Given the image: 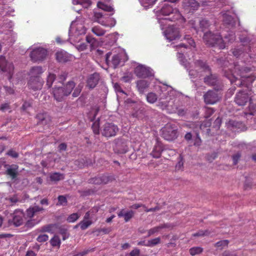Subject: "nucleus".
<instances>
[{
    "instance_id": "4",
    "label": "nucleus",
    "mask_w": 256,
    "mask_h": 256,
    "mask_svg": "<svg viewBox=\"0 0 256 256\" xmlns=\"http://www.w3.org/2000/svg\"><path fill=\"white\" fill-rule=\"evenodd\" d=\"M75 86L74 82L69 81L63 87L54 86L52 88V92L54 99L58 102H62L71 94Z\"/></svg>"
},
{
    "instance_id": "36",
    "label": "nucleus",
    "mask_w": 256,
    "mask_h": 256,
    "mask_svg": "<svg viewBox=\"0 0 256 256\" xmlns=\"http://www.w3.org/2000/svg\"><path fill=\"white\" fill-rule=\"evenodd\" d=\"M40 220L34 218H30L27 220L25 224V226L28 228H30L38 224Z\"/></svg>"
},
{
    "instance_id": "59",
    "label": "nucleus",
    "mask_w": 256,
    "mask_h": 256,
    "mask_svg": "<svg viewBox=\"0 0 256 256\" xmlns=\"http://www.w3.org/2000/svg\"><path fill=\"white\" fill-rule=\"evenodd\" d=\"M67 74L65 72H62V74L59 75L58 80L59 82L60 83H63L66 80L67 78Z\"/></svg>"
},
{
    "instance_id": "14",
    "label": "nucleus",
    "mask_w": 256,
    "mask_h": 256,
    "mask_svg": "<svg viewBox=\"0 0 256 256\" xmlns=\"http://www.w3.org/2000/svg\"><path fill=\"white\" fill-rule=\"evenodd\" d=\"M0 70L4 72H8L11 78L14 66L12 63L8 62L6 61L4 56H0Z\"/></svg>"
},
{
    "instance_id": "28",
    "label": "nucleus",
    "mask_w": 256,
    "mask_h": 256,
    "mask_svg": "<svg viewBox=\"0 0 256 256\" xmlns=\"http://www.w3.org/2000/svg\"><path fill=\"white\" fill-rule=\"evenodd\" d=\"M42 68L40 66H34L30 70V76H40V75L44 72Z\"/></svg>"
},
{
    "instance_id": "22",
    "label": "nucleus",
    "mask_w": 256,
    "mask_h": 256,
    "mask_svg": "<svg viewBox=\"0 0 256 256\" xmlns=\"http://www.w3.org/2000/svg\"><path fill=\"white\" fill-rule=\"evenodd\" d=\"M44 210V209L42 207L38 206H34L27 209L26 214L28 218H32L34 216L36 215L38 212H42Z\"/></svg>"
},
{
    "instance_id": "15",
    "label": "nucleus",
    "mask_w": 256,
    "mask_h": 256,
    "mask_svg": "<svg viewBox=\"0 0 256 256\" xmlns=\"http://www.w3.org/2000/svg\"><path fill=\"white\" fill-rule=\"evenodd\" d=\"M250 100L249 98L248 94L244 90L239 91L235 97L234 101L238 106H244L246 103Z\"/></svg>"
},
{
    "instance_id": "5",
    "label": "nucleus",
    "mask_w": 256,
    "mask_h": 256,
    "mask_svg": "<svg viewBox=\"0 0 256 256\" xmlns=\"http://www.w3.org/2000/svg\"><path fill=\"white\" fill-rule=\"evenodd\" d=\"M161 13L162 15L168 16L165 18L166 20L172 22L184 20V18L180 12L176 8H173L169 5L164 6L161 9Z\"/></svg>"
},
{
    "instance_id": "47",
    "label": "nucleus",
    "mask_w": 256,
    "mask_h": 256,
    "mask_svg": "<svg viewBox=\"0 0 256 256\" xmlns=\"http://www.w3.org/2000/svg\"><path fill=\"white\" fill-rule=\"evenodd\" d=\"M88 182L90 184H102L101 176H96L95 178L90 179L88 180Z\"/></svg>"
},
{
    "instance_id": "46",
    "label": "nucleus",
    "mask_w": 256,
    "mask_h": 256,
    "mask_svg": "<svg viewBox=\"0 0 256 256\" xmlns=\"http://www.w3.org/2000/svg\"><path fill=\"white\" fill-rule=\"evenodd\" d=\"M80 218V216L77 213H73L70 215L67 219L66 220L68 222H76L78 218Z\"/></svg>"
},
{
    "instance_id": "43",
    "label": "nucleus",
    "mask_w": 256,
    "mask_h": 256,
    "mask_svg": "<svg viewBox=\"0 0 256 256\" xmlns=\"http://www.w3.org/2000/svg\"><path fill=\"white\" fill-rule=\"evenodd\" d=\"M92 128L93 132L96 134H100V122L99 120H96L94 122L92 126Z\"/></svg>"
},
{
    "instance_id": "3",
    "label": "nucleus",
    "mask_w": 256,
    "mask_h": 256,
    "mask_svg": "<svg viewBox=\"0 0 256 256\" xmlns=\"http://www.w3.org/2000/svg\"><path fill=\"white\" fill-rule=\"evenodd\" d=\"M203 38L206 44L224 49L226 47L227 44L234 41L236 36L234 34L231 33L225 36L224 38H222L220 34H214L209 31L204 34Z\"/></svg>"
},
{
    "instance_id": "50",
    "label": "nucleus",
    "mask_w": 256,
    "mask_h": 256,
    "mask_svg": "<svg viewBox=\"0 0 256 256\" xmlns=\"http://www.w3.org/2000/svg\"><path fill=\"white\" fill-rule=\"evenodd\" d=\"M229 243V241L228 240H222L217 242L215 244V246L218 248H222L225 246H228Z\"/></svg>"
},
{
    "instance_id": "44",
    "label": "nucleus",
    "mask_w": 256,
    "mask_h": 256,
    "mask_svg": "<svg viewBox=\"0 0 256 256\" xmlns=\"http://www.w3.org/2000/svg\"><path fill=\"white\" fill-rule=\"evenodd\" d=\"M102 184H106L110 182H112L114 180V178L112 176L102 175L101 176Z\"/></svg>"
},
{
    "instance_id": "55",
    "label": "nucleus",
    "mask_w": 256,
    "mask_h": 256,
    "mask_svg": "<svg viewBox=\"0 0 256 256\" xmlns=\"http://www.w3.org/2000/svg\"><path fill=\"white\" fill-rule=\"evenodd\" d=\"M111 231V229L110 228H99L96 230V232H98V234L97 235H98L101 232H102L104 234H109Z\"/></svg>"
},
{
    "instance_id": "1",
    "label": "nucleus",
    "mask_w": 256,
    "mask_h": 256,
    "mask_svg": "<svg viewBox=\"0 0 256 256\" xmlns=\"http://www.w3.org/2000/svg\"><path fill=\"white\" fill-rule=\"evenodd\" d=\"M185 68L188 72L191 79L200 78L203 76L202 73L208 74L204 78V82L208 85L214 86L217 82V76L212 74L211 68L206 61L201 60H195L192 64L186 62L184 64Z\"/></svg>"
},
{
    "instance_id": "30",
    "label": "nucleus",
    "mask_w": 256,
    "mask_h": 256,
    "mask_svg": "<svg viewBox=\"0 0 256 256\" xmlns=\"http://www.w3.org/2000/svg\"><path fill=\"white\" fill-rule=\"evenodd\" d=\"M95 20L99 24L104 26H108L104 20V15L100 12H95L94 14Z\"/></svg>"
},
{
    "instance_id": "7",
    "label": "nucleus",
    "mask_w": 256,
    "mask_h": 256,
    "mask_svg": "<svg viewBox=\"0 0 256 256\" xmlns=\"http://www.w3.org/2000/svg\"><path fill=\"white\" fill-rule=\"evenodd\" d=\"M48 54L46 49L38 47L34 49L30 54V58L34 62H42L44 60Z\"/></svg>"
},
{
    "instance_id": "53",
    "label": "nucleus",
    "mask_w": 256,
    "mask_h": 256,
    "mask_svg": "<svg viewBox=\"0 0 256 256\" xmlns=\"http://www.w3.org/2000/svg\"><path fill=\"white\" fill-rule=\"evenodd\" d=\"M224 22L225 24L230 25L234 22L233 18L230 16L226 15L224 16Z\"/></svg>"
},
{
    "instance_id": "2",
    "label": "nucleus",
    "mask_w": 256,
    "mask_h": 256,
    "mask_svg": "<svg viewBox=\"0 0 256 256\" xmlns=\"http://www.w3.org/2000/svg\"><path fill=\"white\" fill-rule=\"evenodd\" d=\"M228 70L229 73L226 67H224L223 70L225 76L228 78L232 84L236 82L235 84L240 86L244 85V80L246 78L248 84H252L255 80V78L248 74L251 71V69L248 67L240 68L238 65L230 64Z\"/></svg>"
},
{
    "instance_id": "33",
    "label": "nucleus",
    "mask_w": 256,
    "mask_h": 256,
    "mask_svg": "<svg viewBox=\"0 0 256 256\" xmlns=\"http://www.w3.org/2000/svg\"><path fill=\"white\" fill-rule=\"evenodd\" d=\"M92 31L98 36H102L106 33V30L98 26L93 27L92 28Z\"/></svg>"
},
{
    "instance_id": "54",
    "label": "nucleus",
    "mask_w": 256,
    "mask_h": 256,
    "mask_svg": "<svg viewBox=\"0 0 256 256\" xmlns=\"http://www.w3.org/2000/svg\"><path fill=\"white\" fill-rule=\"evenodd\" d=\"M58 204L60 205H66L67 200L66 198L64 196H58Z\"/></svg>"
},
{
    "instance_id": "17",
    "label": "nucleus",
    "mask_w": 256,
    "mask_h": 256,
    "mask_svg": "<svg viewBox=\"0 0 256 256\" xmlns=\"http://www.w3.org/2000/svg\"><path fill=\"white\" fill-rule=\"evenodd\" d=\"M170 100H172V98L171 96H169L168 92H164L160 98L158 106L162 110L166 109Z\"/></svg>"
},
{
    "instance_id": "31",
    "label": "nucleus",
    "mask_w": 256,
    "mask_h": 256,
    "mask_svg": "<svg viewBox=\"0 0 256 256\" xmlns=\"http://www.w3.org/2000/svg\"><path fill=\"white\" fill-rule=\"evenodd\" d=\"M122 59V55L120 54H114L112 56L111 63L114 68H116L120 64Z\"/></svg>"
},
{
    "instance_id": "26",
    "label": "nucleus",
    "mask_w": 256,
    "mask_h": 256,
    "mask_svg": "<svg viewBox=\"0 0 256 256\" xmlns=\"http://www.w3.org/2000/svg\"><path fill=\"white\" fill-rule=\"evenodd\" d=\"M56 230H58V232L62 235V240H66L69 237V234L68 232V228L65 226H60L58 224V227Z\"/></svg>"
},
{
    "instance_id": "40",
    "label": "nucleus",
    "mask_w": 256,
    "mask_h": 256,
    "mask_svg": "<svg viewBox=\"0 0 256 256\" xmlns=\"http://www.w3.org/2000/svg\"><path fill=\"white\" fill-rule=\"evenodd\" d=\"M98 6L100 8L106 12H110L114 10V8L111 6H108L101 2H98Z\"/></svg>"
},
{
    "instance_id": "32",
    "label": "nucleus",
    "mask_w": 256,
    "mask_h": 256,
    "mask_svg": "<svg viewBox=\"0 0 256 256\" xmlns=\"http://www.w3.org/2000/svg\"><path fill=\"white\" fill-rule=\"evenodd\" d=\"M50 242L52 246L58 247V248H60L61 244L60 240L57 235H54V237L51 238Z\"/></svg>"
},
{
    "instance_id": "51",
    "label": "nucleus",
    "mask_w": 256,
    "mask_h": 256,
    "mask_svg": "<svg viewBox=\"0 0 256 256\" xmlns=\"http://www.w3.org/2000/svg\"><path fill=\"white\" fill-rule=\"evenodd\" d=\"M48 236L46 234H40L36 238V240L40 242H44L47 241Z\"/></svg>"
},
{
    "instance_id": "34",
    "label": "nucleus",
    "mask_w": 256,
    "mask_h": 256,
    "mask_svg": "<svg viewBox=\"0 0 256 256\" xmlns=\"http://www.w3.org/2000/svg\"><path fill=\"white\" fill-rule=\"evenodd\" d=\"M200 28L202 31L204 32L209 28L210 26V22L206 19H202L199 22Z\"/></svg>"
},
{
    "instance_id": "38",
    "label": "nucleus",
    "mask_w": 256,
    "mask_h": 256,
    "mask_svg": "<svg viewBox=\"0 0 256 256\" xmlns=\"http://www.w3.org/2000/svg\"><path fill=\"white\" fill-rule=\"evenodd\" d=\"M56 74L52 73H49L48 75L47 76L46 84V85L48 86V88H51L54 82L56 80Z\"/></svg>"
},
{
    "instance_id": "29",
    "label": "nucleus",
    "mask_w": 256,
    "mask_h": 256,
    "mask_svg": "<svg viewBox=\"0 0 256 256\" xmlns=\"http://www.w3.org/2000/svg\"><path fill=\"white\" fill-rule=\"evenodd\" d=\"M185 4L190 11L195 10L199 7V4L196 0H185Z\"/></svg>"
},
{
    "instance_id": "64",
    "label": "nucleus",
    "mask_w": 256,
    "mask_h": 256,
    "mask_svg": "<svg viewBox=\"0 0 256 256\" xmlns=\"http://www.w3.org/2000/svg\"><path fill=\"white\" fill-rule=\"evenodd\" d=\"M114 88H115V90L119 92L125 94L124 91L122 88L120 86L118 83H115L114 84Z\"/></svg>"
},
{
    "instance_id": "19",
    "label": "nucleus",
    "mask_w": 256,
    "mask_h": 256,
    "mask_svg": "<svg viewBox=\"0 0 256 256\" xmlns=\"http://www.w3.org/2000/svg\"><path fill=\"white\" fill-rule=\"evenodd\" d=\"M18 166L16 164H12L8 166V168L6 171V174L12 180H16L18 174Z\"/></svg>"
},
{
    "instance_id": "60",
    "label": "nucleus",
    "mask_w": 256,
    "mask_h": 256,
    "mask_svg": "<svg viewBox=\"0 0 256 256\" xmlns=\"http://www.w3.org/2000/svg\"><path fill=\"white\" fill-rule=\"evenodd\" d=\"M7 154L14 158H17L18 156V154L12 150H9L7 152Z\"/></svg>"
},
{
    "instance_id": "8",
    "label": "nucleus",
    "mask_w": 256,
    "mask_h": 256,
    "mask_svg": "<svg viewBox=\"0 0 256 256\" xmlns=\"http://www.w3.org/2000/svg\"><path fill=\"white\" fill-rule=\"evenodd\" d=\"M118 126L113 123L106 122L102 130V136L110 138L114 136L118 131Z\"/></svg>"
},
{
    "instance_id": "42",
    "label": "nucleus",
    "mask_w": 256,
    "mask_h": 256,
    "mask_svg": "<svg viewBox=\"0 0 256 256\" xmlns=\"http://www.w3.org/2000/svg\"><path fill=\"white\" fill-rule=\"evenodd\" d=\"M203 250L202 248L200 247H193L190 249V255L194 256L202 252Z\"/></svg>"
},
{
    "instance_id": "58",
    "label": "nucleus",
    "mask_w": 256,
    "mask_h": 256,
    "mask_svg": "<svg viewBox=\"0 0 256 256\" xmlns=\"http://www.w3.org/2000/svg\"><path fill=\"white\" fill-rule=\"evenodd\" d=\"M160 230L159 228V226L154 227L153 228H150L148 230V236H150L152 234H154L156 232H158Z\"/></svg>"
},
{
    "instance_id": "21",
    "label": "nucleus",
    "mask_w": 256,
    "mask_h": 256,
    "mask_svg": "<svg viewBox=\"0 0 256 256\" xmlns=\"http://www.w3.org/2000/svg\"><path fill=\"white\" fill-rule=\"evenodd\" d=\"M99 80L100 75L98 73H94L88 78L87 86L90 88H93L97 85Z\"/></svg>"
},
{
    "instance_id": "41",
    "label": "nucleus",
    "mask_w": 256,
    "mask_h": 256,
    "mask_svg": "<svg viewBox=\"0 0 256 256\" xmlns=\"http://www.w3.org/2000/svg\"><path fill=\"white\" fill-rule=\"evenodd\" d=\"M184 167V158L182 154H180L178 158V162L176 165L175 168L176 170H182Z\"/></svg>"
},
{
    "instance_id": "48",
    "label": "nucleus",
    "mask_w": 256,
    "mask_h": 256,
    "mask_svg": "<svg viewBox=\"0 0 256 256\" xmlns=\"http://www.w3.org/2000/svg\"><path fill=\"white\" fill-rule=\"evenodd\" d=\"M214 112V110L211 108L204 107V117L208 118L210 117Z\"/></svg>"
},
{
    "instance_id": "45",
    "label": "nucleus",
    "mask_w": 256,
    "mask_h": 256,
    "mask_svg": "<svg viewBox=\"0 0 256 256\" xmlns=\"http://www.w3.org/2000/svg\"><path fill=\"white\" fill-rule=\"evenodd\" d=\"M160 242V238H156L154 239H152L150 240H148V246H154Z\"/></svg>"
},
{
    "instance_id": "37",
    "label": "nucleus",
    "mask_w": 256,
    "mask_h": 256,
    "mask_svg": "<svg viewBox=\"0 0 256 256\" xmlns=\"http://www.w3.org/2000/svg\"><path fill=\"white\" fill-rule=\"evenodd\" d=\"M64 179V176L58 172L52 174L50 176V180L52 181L58 182Z\"/></svg>"
},
{
    "instance_id": "56",
    "label": "nucleus",
    "mask_w": 256,
    "mask_h": 256,
    "mask_svg": "<svg viewBox=\"0 0 256 256\" xmlns=\"http://www.w3.org/2000/svg\"><path fill=\"white\" fill-rule=\"evenodd\" d=\"M202 140L200 136L198 133H196V138L194 140V145L196 146H199L201 145L202 144Z\"/></svg>"
},
{
    "instance_id": "9",
    "label": "nucleus",
    "mask_w": 256,
    "mask_h": 256,
    "mask_svg": "<svg viewBox=\"0 0 256 256\" xmlns=\"http://www.w3.org/2000/svg\"><path fill=\"white\" fill-rule=\"evenodd\" d=\"M24 214L22 210H16L13 214L12 219L8 220L10 225H13L15 226H19L24 224Z\"/></svg>"
},
{
    "instance_id": "23",
    "label": "nucleus",
    "mask_w": 256,
    "mask_h": 256,
    "mask_svg": "<svg viewBox=\"0 0 256 256\" xmlns=\"http://www.w3.org/2000/svg\"><path fill=\"white\" fill-rule=\"evenodd\" d=\"M250 50V46H240L238 48H235L232 50V52L234 56L236 58L239 57L244 52H248Z\"/></svg>"
},
{
    "instance_id": "10",
    "label": "nucleus",
    "mask_w": 256,
    "mask_h": 256,
    "mask_svg": "<svg viewBox=\"0 0 256 256\" xmlns=\"http://www.w3.org/2000/svg\"><path fill=\"white\" fill-rule=\"evenodd\" d=\"M204 100L207 104H213L219 100L218 92L215 90H209L204 94Z\"/></svg>"
},
{
    "instance_id": "11",
    "label": "nucleus",
    "mask_w": 256,
    "mask_h": 256,
    "mask_svg": "<svg viewBox=\"0 0 256 256\" xmlns=\"http://www.w3.org/2000/svg\"><path fill=\"white\" fill-rule=\"evenodd\" d=\"M164 32L166 39L170 41L178 38L180 36L179 30L174 26H168Z\"/></svg>"
},
{
    "instance_id": "61",
    "label": "nucleus",
    "mask_w": 256,
    "mask_h": 256,
    "mask_svg": "<svg viewBox=\"0 0 256 256\" xmlns=\"http://www.w3.org/2000/svg\"><path fill=\"white\" fill-rule=\"evenodd\" d=\"M10 109V106L8 103L2 104L0 106V110L2 112H5L6 110Z\"/></svg>"
},
{
    "instance_id": "57",
    "label": "nucleus",
    "mask_w": 256,
    "mask_h": 256,
    "mask_svg": "<svg viewBox=\"0 0 256 256\" xmlns=\"http://www.w3.org/2000/svg\"><path fill=\"white\" fill-rule=\"evenodd\" d=\"M209 234V232L208 230H200L198 232L194 233L192 234L194 236H208Z\"/></svg>"
},
{
    "instance_id": "62",
    "label": "nucleus",
    "mask_w": 256,
    "mask_h": 256,
    "mask_svg": "<svg viewBox=\"0 0 256 256\" xmlns=\"http://www.w3.org/2000/svg\"><path fill=\"white\" fill-rule=\"evenodd\" d=\"M240 156H241L239 152L236 153V154H234L232 156V160H233L234 164L236 165L237 164Z\"/></svg>"
},
{
    "instance_id": "24",
    "label": "nucleus",
    "mask_w": 256,
    "mask_h": 256,
    "mask_svg": "<svg viewBox=\"0 0 256 256\" xmlns=\"http://www.w3.org/2000/svg\"><path fill=\"white\" fill-rule=\"evenodd\" d=\"M56 227H58V224H47L41 227L39 232H48L53 234L54 230H56Z\"/></svg>"
},
{
    "instance_id": "18",
    "label": "nucleus",
    "mask_w": 256,
    "mask_h": 256,
    "mask_svg": "<svg viewBox=\"0 0 256 256\" xmlns=\"http://www.w3.org/2000/svg\"><path fill=\"white\" fill-rule=\"evenodd\" d=\"M56 58L59 62H66L71 60L72 56L70 54L64 50L57 52L56 54Z\"/></svg>"
},
{
    "instance_id": "49",
    "label": "nucleus",
    "mask_w": 256,
    "mask_h": 256,
    "mask_svg": "<svg viewBox=\"0 0 256 256\" xmlns=\"http://www.w3.org/2000/svg\"><path fill=\"white\" fill-rule=\"evenodd\" d=\"M134 215V212L132 210H130L124 213V220L126 222H128Z\"/></svg>"
},
{
    "instance_id": "16",
    "label": "nucleus",
    "mask_w": 256,
    "mask_h": 256,
    "mask_svg": "<svg viewBox=\"0 0 256 256\" xmlns=\"http://www.w3.org/2000/svg\"><path fill=\"white\" fill-rule=\"evenodd\" d=\"M164 150L162 143L159 140L158 138H156V142L153 148L150 155L154 158H158L160 157L162 152Z\"/></svg>"
},
{
    "instance_id": "35",
    "label": "nucleus",
    "mask_w": 256,
    "mask_h": 256,
    "mask_svg": "<svg viewBox=\"0 0 256 256\" xmlns=\"http://www.w3.org/2000/svg\"><path fill=\"white\" fill-rule=\"evenodd\" d=\"M92 224V220H83L81 221L78 224L76 225L75 227L77 228L78 226H80L82 230H84L88 228Z\"/></svg>"
},
{
    "instance_id": "52",
    "label": "nucleus",
    "mask_w": 256,
    "mask_h": 256,
    "mask_svg": "<svg viewBox=\"0 0 256 256\" xmlns=\"http://www.w3.org/2000/svg\"><path fill=\"white\" fill-rule=\"evenodd\" d=\"M228 124L232 126V127H234L236 128H240L241 126L243 125L242 122H236L233 120H230L228 122Z\"/></svg>"
},
{
    "instance_id": "12",
    "label": "nucleus",
    "mask_w": 256,
    "mask_h": 256,
    "mask_svg": "<svg viewBox=\"0 0 256 256\" xmlns=\"http://www.w3.org/2000/svg\"><path fill=\"white\" fill-rule=\"evenodd\" d=\"M134 72L138 77L142 78H148L153 76L152 70L143 66H136Z\"/></svg>"
},
{
    "instance_id": "27",
    "label": "nucleus",
    "mask_w": 256,
    "mask_h": 256,
    "mask_svg": "<svg viewBox=\"0 0 256 256\" xmlns=\"http://www.w3.org/2000/svg\"><path fill=\"white\" fill-rule=\"evenodd\" d=\"M184 39L188 41V46L186 44H180L177 46V47L178 48H188L190 47H195V42L194 40L190 36H186L184 37Z\"/></svg>"
},
{
    "instance_id": "39",
    "label": "nucleus",
    "mask_w": 256,
    "mask_h": 256,
    "mask_svg": "<svg viewBox=\"0 0 256 256\" xmlns=\"http://www.w3.org/2000/svg\"><path fill=\"white\" fill-rule=\"evenodd\" d=\"M158 100V96L155 93L149 92L146 96V100L150 104L154 103Z\"/></svg>"
},
{
    "instance_id": "13",
    "label": "nucleus",
    "mask_w": 256,
    "mask_h": 256,
    "mask_svg": "<svg viewBox=\"0 0 256 256\" xmlns=\"http://www.w3.org/2000/svg\"><path fill=\"white\" fill-rule=\"evenodd\" d=\"M43 84L44 80L40 76H30L28 82L29 88L34 90H40Z\"/></svg>"
},
{
    "instance_id": "6",
    "label": "nucleus",
    "mask_w": 256,
    "mask_h": 256,
    "mask_svg": "<svg viewBox=\"0 0 256 256\" xmlns=\"http://www.w3.org/2000/svg\"><path fill=\"white\" fill-rule=\"evenodd\" d=\"M162 136L166 140L172 141L178 137V130L174 125L170 124H166L161 130Z\"/></svg>"
},
{
    "instance_id": "63",
    "label": "nucleus",
    "mask_w": 256,
    "mask_h": 256,
    "mask_svg": "<svg viewBox=\"0 0 256 256\" xmlns=\"http://www.w3.org/2000/svg\"><path fill=\"white\" fill-rule=\"evenodd\" d=\"M81 90H82L81 88H80L79 87V86H78L77 88H76L74 89V92L72 93V96L74 97L78 96H79V94H80Z\"/></svg>"
},
{
    "instance_id": "25",
    "label": "nucleus",
    "mask_w": 256,
    "mask_h": 256,
    "mask_svg": "<svg viewBox=\"0 0 256 256\" xmlns=\"http://www.w3.org/2000/svg\"><path fill=\"white\" fill-rule=\"evenodd\" d=\"M148 86L149 83L147 80H139L136 82V87L138 92L141 94H142Z\"/></svg>"
},
{
    "instance_id": "20",
    "label": "nucleus",
    "mask_w": 256,
    "mask_h": 256,
    "mask_svg": "<svg viewBox=\"0 0 256 256\" xmlns=\"http://www.w3.org/2000/svg\"><path fill=\"white\" fill-rule=\"evenodd\" d=\"M38 124L40 125H49L51 122L50 117L46 113H40L36 115Z\"/></svg>"
}]
</instances>
